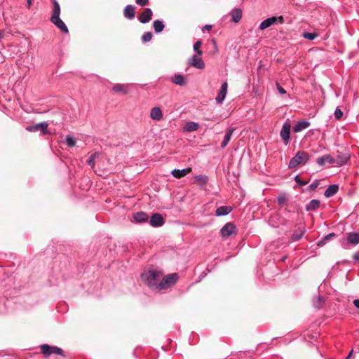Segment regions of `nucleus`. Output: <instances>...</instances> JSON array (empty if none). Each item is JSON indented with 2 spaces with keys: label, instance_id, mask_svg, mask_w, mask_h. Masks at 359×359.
I'll return each mask as SVG.
<instances>
[{
  "label": "nucleus",
  "instance_id": "28",
  "mask_svg": "<svg viewBox=\"0 0 359 359\" xmlns=\"http://www.w3.org/2000/svg\"><path fill=\"white\" fill-rule=\"evenodd\" d=\"M336 234L334 233H330L327 235H326L321 241H319L318 245V246H323L326 242L332 238L335 237Z\"/></svg>",
  "mask_w": 359,
  "mask_h": 359
},
{
  "label": "nucleus",
  "instance_id": "30",
  "mask_svg": "<svg viewBox=\"0 0 359 359\" xmlns=\"http://www.w3.org/2000/svg\"><path fill=\"white\" fill-rule=\"evenodd\" d=\"M202 46V43L201 41H197L194 44V50L196 52V55H201L203 52L201 50V47Z\"/></svg>",
  "mask_w": 359,
  "mask_h": 359
},
{
  "label": "nucleus",
  "instance_id": "51",
  "mask_svg": "<svg viewBox=\"0 0 359 359\" xmlns=\"http://www.w3.org/2000/svg\"><path fill=\"white\" fill-rule=\"evenodd\" d=\"M310 202H320V201L317 199H312Z\"/></svg>",
  "mask_w": 359,
  "mask_h": 359
},
{
  "label": "nucleus",
  "instance_id": "18",
  "mask_svg": "<svg viewBox=\"0 0 359 359\" xmlns=\"http://www.w3.org/2000/svg\"><path fill=\"white\" fill-rule=\"evenodd\" d=\"M339 189V185L337 184L330 185L325 191L324 195L326 198H330L338 192Z\"/></svg>",
  "mask_w": 359,
  "mask_h": 359
},
{
  "label": "nucleus",
  "instance_id": "19",
  "mask_svg": "<svg viewBox=\"0 0 359 359\" xmlns=\"http://www.w3.org/2000/svg\"><path fill=\"white\" fill-rule=\"evenodd\" d=\"M310 122L307 121H299L297 123V124L293 127V131L294 133H299L303 130L306 129L310 126Z\"/></svg>",
  "mask_w": 359,
  "mask_h": 359
},
{
  "label": "nucleus",
  "instance_id": "44",
  "mask_svg": "<svg viewBox=\"0 0 359 359\" xmlns=\"http://www.w3.org/2000/svg\"><path fill=\"white\" fill-rule=\"evenodd\" d=\"M277 89H278V92H279L280 94H282V95H283V94H285V93H286V90H285L283 87H281V86H279V85H278V86H277Z\"/></svg>",
  "mask_w": 359,
  "mask_h": 359
},
{
  "label": "nucleus",
  "instance_id": "22",
  "mask_svg": "<svg viewBox=\"0 0 359 359\" xmlns=\"http://www.w3.org/2000/svg\"><path fill=\"white\" fill-rule=\"evenodd\" d=\"M112 90L117 93L126 94L128 91V85L116 83L112 87Z\"/></svg>",
  "mask_w": 359,
  "mask_h": 359
},
{
  "label": "nucleus",
  "instance_id": "3",
  "mask_svg": "<svg viewBox=\"0 0 359 359\" xmlns=\"http://www.w3.org/2000/svg\"><path fill=\"white\" fill-rule=\"evenodd\" d=\"M341 247L344 250H350L359 244V232H349L346 237L339 240Z\"/></svg>",
  "mask_w": 359,
  "mask_h": 359
},
{
  "label": "nucleus",
  "instance_id": "31",
  "mask_svg": "<svg viewBox=\"0 0 359 359\" xmlns=\"http://www.w3.org/2000/svg\"><path fill=\"white\" fill-rule=\"evenodd\" d=\"M318 34L316 32H304L303 34V37L308 40H313L315 39Z\"/></svg>",
  "mask_w": 359,
  "mask_h": 359
},
{
  "label": "nucleus",
  "instance_id": "43",
  "mask_svg": "<svg viewBox=\"0 0 359 359\" xmlns=\"http://www.w3.org/2000/svg\"><path fill=\"white\" fill-rule=\"evenodd\" d=\"M171 173L175 177L180 178V169H174Z\"/></svg>",
  "mask_w": 359,
  "mask_h": 359
},
{
  "label": "nucleus",
  "instance_id": "38",
  "mask_svg": "<svg viewBox=\"0 0 359 359\" xmlns=\"http://www.w3.org/2000/svg\"><path fill=\"white\" fill-rule=\"evenodd\" d=\"M343 114H344V113L341 109H339V107L336 108V109L334 111V116L337 119H338V120L341 119L343 116Z\"/></svg>",
  "mask_w": 359,
  "mask_h": 359
},
{
  "label": "nucleus",
  "instance_id": "32",
  "mask_svg": "<svg viewBox=\"0 0 359 359\" xmlns=\"http://www.w3.org/2000/svg\"><path fill=\"white\" fill-rule=\"evenodd\" d=\"M153 37V34L151 32H147L144 33V34L142 36V41L143 43L149 42L151 40Z\"/></svg>",
  "mask_w": 359,
  "mask_h": 359
},
{
  "label": "nucleus",
  "instance_id": "33",
  "mask_svg": "<svg viewBox=\"0 0 359 359\" xmlns=\"http://www.w3.org/2000/svg\"><path fill=\"white\" fill-rule=\"evenodd\" d=\"M320 184V182L318 180H315L310 185H309L306 188L304 189V191H313L315 190Z\"/></svg>",
  "mask_w": 359,
  "mask_h": 359
},
{
  "label": "nucleus",
  "instance_id": "16",
  "mask_svg": "<svg viewBox=\"0 0 359 359\" xmlns=\"http://www.w3.org/2000/svg\"><path fill=\"white\" fill-rule=\"evenodd\" d=\"M316 163L320 166H323L326 163L329 164H334V158L330 155L326 154L317 158Z\"/></svg>",
  "mask_w": 359,
  "mask_h": 359
},
{
  "label": "nucleus",
  "instance_id": "14",
  "mask_svg": "<svg viewBox=\"0 0 359 359\" xmlns=\"http://www.w3.org/2000/svg\"><path fill=\"white\" fill-rule=\"evenodd\" d=\"M150 118L154 121H161L163 118V112L161 108L158 107L151 108L150 111Z\"/></svg>",
  "mask_w": 359,
  "mask_h": 359
},
{
  "label": "nucleus",
  "instance_id": "11",
  "mask_svg": "<svg viewBox=\"0 0 359 359\" xmlns=\"http://www.w3.org/2000/svg\"><path fill=\"white\" fill-rule=\"evenodd\" d=\"M228 84L226 82L222 83L220 90L216 97V102L217 104H222L224 100L227 93Z\"/></svg>",
  "mask_w": 359,
  "mask_h": 359
},
{
  "label": "nucleus",
  "instance_id": "52",
  "mask_svg": "<svg viewBox=\"0 0 359 359\" xmlns=\"http://www.w3.org/2000/svg\"><path fill=\"white\" fill-rule=\"evenodd\" d=\"M3 38V32L0 30V39Z\"/></svg>",
  "mask_w": 359,
  "mask_h": 359
},
{
  "label": "nucleus",
  "instance_id": "9",
  "mask_svg": "<svg viewBox=\"0 0 359 359\" xmlns=\"http://www.w3.org/2000/svg\"><path fill=\"white\" fill-rule=\"evenodd\" d=\"M236 226L232 222L226 223L220 230L222 237H229L233 234H236Z\"/></svg>",
  "mask_w": 359,
  "mask_h": 359
},
{
  "label": "nucleus",
  "instance_id": "10",
  "mask_svg": "<svg viewBox=\"0 0 359 359\" xmlns=\"http://www.w3.org/2000/svg\"><path fill=\"white\" fill-rule=\"evenodd\" d=\"M149 224L153 227H159L163 225L164 219L159 213H154L148 221Z\"/></svg>",
  "mask_w": 359,
  "mask_h": 359
},
{
  "label": "nucleus",
  "instance_id": "39",
  "mask_svg": "<svg viewBox=\"0 0 359 359\" xmlns=\"http://www.w3.org/2000/svg\"><path fill=\"white\" fill-rule=\"evenodd\" d=\"M26 130L29 132H36L39 130V123L34 126H29L26 128Z\"/></svg>",
  "mask_w": 359,
  "mask_h": 359
},
{
  "label": "nucleus",
  "instance_id": "7",
  "mask_svg": "<svg viewBox=\"0 0 359 359\" xmlns=\"http://www.w3.org/2000/svg\"><path fill=\"white\" fill-rule=\"evenodd\" d=\"M290 129H291V125L289 122V121H286L282 127V129L280 130V137L282 140L284 142L285 145H287L290 140Z\"/></svg>",
  "mask_w": 359,
  "mask_h": 359
},
{
  "label": "nucleus",
  "instance_id": "2",
  "mask_svg": "<svg viewBox=\"0 0 359 359\" xmlns=\"http://www.w3.org/2000/svg\"><path fill=\"white\" fill-rule=\"evenodd\" d=\"M53 9L50 17V21L54 24L60 30L65 34L68 33L69 30L65 23L60 19V6L56 0H52Z\"/></svg>",
  "mask_w": 359,
  "mask_h": 359
},
{
  "label": "nucleus",
  "instance_id": "26",
  "mask_svg": "<svg viewBox=\"0 0 359 359\" xmlns=\"http://www.w3.org/2000/svg\"><path fill=\"white\" fill-rule=\"evenodd\" d=\"M153 27L156 33H160L163 30L165 25L163 21L156 20L153 23Z\"/></svg>",
  "mask_w": 359,
  "mask_h": 359
},
{
  "label": "nucleus",
  "instance_id": "49",
  "mask_svg": "<svg viewBox=\"0 0 359 359\" xmlns=\"http://www.w3.org/2000/svg\"><path fill=\"white\" fill-rule=\"evenodd\" d=\"M186 83L185 79L183 76L181 75V86Z\"/></svg>",
  "mask_w": 359,
  "mask_h": 359
},
{
  "label": "nucleus",
  "instance_id": "21",
  "mask_svg": "<svg viewBox=\"0 0 359 359\" xmlns=\"http://www.w3.org/2000/svg\"><path fill=\"white\" fill-rule=\"evenodd\" d=\"M233 210L231 206H221L216 210L215 215L217 216H224L229 214Z\"/></svg>",
  "mask_w": 359,
  "mask_h": 359
},
{
  "label": "nucleus",
  "instance_id": "23",
  "mask_svg": "<svg viewBox=\"0 0 359 359\" xmlns=\"http://www.w3.org/2000/svg\"><path fill=\"white\" fill-rule=\"evenodd\" d=\"M199 128V124L196 122L189 121L185 123L184 130L185 132L196 131Z\"/></svg>",
  "mask_w": 359,
  "mask_h": 359
},
{
  "label": "nucleus",
  "instance_id": "40",
  "mask_svg": "<svg viewBox=\"0 0 359 359\" xmlns=\"http://www.w3.org/2000/svg\"><path fill=\"white\" fill-rule=\"evenodd\" d=\"M191 171V169L190 168H185V169H181V177H184Z\"/></svg>",
  "mask_w": 359,
  "mask_h": 359
},
{
  "label": "nucleus",
  "instance_id": "20",
  "mask_svg": "<svg viewBox=\"0 0 359 359\" xmlns=\"http://www.w3.org/2000/svg\"><path fill=\"white\" fill-rule=\"evenodd\" d=\"M123 14L125 18L129 20L133 19L135 15V7L132 5H127L124 8Z\"/></svg>",
  "mask_w": 359,
  "mask_h": 359
},
{
  "label": "nucleus",
  "instance_id": "8",
  "mask_svg": "<svg viewBox=\"0 0 359 359\" xmlns=\"http://www.w3.org/2000/svg\"><path fill=\"white\" fill-rule=\"evenodd\" d=\"M201 55H194L189 58L188 61V65L194 67L198 69H203L205 68V62L202 60Z\"/></svg>",
  "mask_w": 359,
  "mask_h": 359
},
{
  "label": "nucleus",
  "instance_id": "6",
  "mask_svg": "<svg viewBox=\"0 0 359 359\" xmlns=\"http://www.w3.org/2000/svg\"><path fill=\"white\" fill-rule=\"evenodd\" d=\"M284 18L282 15L270 17L263 20L259 25V29L264 30L273 25L284 23Z\"/></svg>",
  "mask_w": 359,
  "mask_h": 359
},
{
  "label": "nucleus",
  "instance_id": "17",
  "mask_svg": "<svg viewBox=\"0 0 359 359\" xmlns=\"http://www.w3.org/2000/svg\"><path fill=\"white\" fill-rule=\"evenodd\" d=\"M229 15L231 16V20L235 23H238L242 18L243 12L241 8H234Z\"/></svg>",
  "mask_w": 359,
  "mask_h": 359
},
{
  "label": "nucleus",
  "instance_id": "12",
  "mask_svg": "<svg viewBox=\"0 0 359 359\" xmlns=\"http://www.w3.org/2000/svg\"><path fill=\"white\" fill-rule=\"evenodd\" d=\"M153 13L151 8H147L144 10L143 13L140 15L139 20L142 24L149 22L152 17Z\"/></svg>",
  "mask_w": 359,
  "mask_h": 359
},
{
  "label": "nucleus",
  "instance_id": "41",
  "mask_svg": "<svg viewBox=\"0 0 359 359\" xmlns=\"http://www.w3.org/2000/svg\"><path fill=\"white\" fill-rule=\"evenodd\" d=\"M149 0H136V4L141 6H144L148 4Z\"/></svg>",
  "mask_w": 359,
  "mask_h": 359
},
{
  "label": "nucleus",
  "instance_id": "4",
  "mask_svg": "<svg viewBox=\"0 0 359 359\" xmlns=\"http://www.w3.org/2000/svg\"><path fill=\"white\" fill-rule=\"evenodd\" d=\"M309 159V154L304 151H299L297 154L290 161L289 168H294L301 163H306Z\"/></svg>",
  "mask_w": 359,
  "mask_h": 359
},
{
  "label": "nucleus",
  "instance_id": "53",
  "mask_svg": "<svg viewBox=\"0 0 359 359\" xmlns=\"http://www.w3.org/2000/svg\"><path fill=\"white\" fill-rule=\"evenodd\" d=\"M278 202H283V200L281 198H278Z\"/></svg>",
  "mask_w": 359,
  "mask_h": 359
},
{
  "label": "nucleus",
  "instance_id": "34",
  "mask_svg": "<svg viewBox=\"0 0 359 359\" xmlns=\"http://www.w3.org/2000/svg\"><path fill=\"white\" fill-rule=\"evenodd\" d=\"M65 143L68 147H73L76 144V141L72 137H71L70 135H67L65 138Z\"/></svg>",
  "mask_w": 359,
  "mask_h": 359
},
{
  "label": "nucleus",
  "instance_id": "5",
  "mask_svg": "<svg viewBox=\"0 0 359 359\" xmlns=\"http://www.w3.org/2000/svg\"><path fill=\"white\" fill-rule=\"evenodd\" d=\"M40 349L41 353L46 356H49L51 354H56L65 357L63 350L57 346H50L47 344H44L41 345Z\"/></svg>",
  "mask_w": 359,
  "mask_h": 359
},
{
  "label": "nucleus",
  "instance_id": "42",
  "mask_svg": "<svg viewBox=\"0 0 359 359\" xmlns=\"http://www.w3.org/2000/svg\"><path fill=\"white\" fill-rule=\"evenodd\" d=\"M172 81L174 83L180 85V74H175Z\"/></svg>",
  "mask_w": 359,
  "mask_h": 359
},
{
  "label": "nucleus",
  "instance_id": "50",
  "mask_svg": "<svg viewBox=\"0 0 359 359\" xmlns=\"http://www.w3.org/2000/svg\"><path fill=\"white\" fill-rule=\"evenodd\" d=\"M353 353V350L351 351L348 356L346 358V359H350Z\"/></svg>",
  "mask_w": 359,
  "mask_h": 359
},
{
  "label": "nucleus",
  "instance_id": "15",
  "mask_svg": "<svg viewBox=\"0 0 359 359\" xmlns=\"http://www.w3.org/2000/svg\"><path fill=\"white\" fill-rule=\"evenodd\" d=\"M349 158L350 156L348 154H339L338 152L337 157L334 158V164L337 165H344L348 162Z\"/></svg>",
  "mask_w": 359,
  "mask_h": 359
},
{
  "label": "nucleus",
  "instance_id": "36",
  "mask_svg": "<svg viewBox=\"0 0 359 359\" xmlns=\"http://www.w3.org/2000/svg\"><path fill=\"white\" fill-rule=\"evenodd\" d=\"M320 207V203H307L306 205V210L307 211L315 210Z\"/></svg>",
  "mask_w": 359,
  "mask_h": 359
},
{
  "label": "nucleus",
  "instance_id": "25",
  "mask_svg": "<svg viewBox=\"0 0 359 359\" xmlns=\"http://www.w3.org/2000/svg\"><path fill=\"white\" fill-rule=\"evenodd\" d=\"M233 132V129H232V128L228 129V130L226 131V133L224 135V140L221 144L222 148H224L228 144V143L229 142L231 137L232 136Z\"/></svg>",
  "mask_w": 359,
  "mask_h": 359
},
{
  "label": "nucleus",
  "instance_id": "35",
  "mask_svg": "<svg viewBox=\"0 0 359 359\" xmlns=\"http://www.w3.org/2000/svg\"><path fill=\"white\" fill-rule=\"evenodd\" d=\"M39 130H41V133L43 135H46L48 133V123L46 122H42L39 123Z\"/></svg>",
  "mask_w": 359,
  "mask_h": 359
},
{
  "label": "nucleus",
  "instance_id": "29",
  "mask_svg": "<svg viewBox=\"0 0 359 359\" xmlns=\"http://www.w3.org/2000/svg\"><path fill=\"white\" fill-rule=\"evenodd\" d=\"M99 156V153L95 152L90 155L87 160V163L93 168L95 166V158Z\"/></svg>",
  "mask_w": 359,
  "mask_h": 359
},
{
  "label": "nucleus",
  "instance_id": "37",
  "mask_svg": "<svg viewBox=\"0 0 359 359\" xmlns=\"http://www.w3.org/2000/svg\"><path fill=\"white\" fill-rule=\"evenodd\" d=\"M294 180L297 184L300 187L306 186L308 184L307 181L302 180L299 175H297Z\"/></svg>",
  "mask_w": 359,
  "mask_h": 359
},
{
  "label": "nucleus",
  "instance_id": "45",
  "mask_svg": "<svg viewBox=\"0 0 359 359\" xmlns=\"http://www.w3.org/2000/svg\"><path fill=\"white\" fill-rule=\"evenodd\" d=\"M212 25H205L203 27L202 30H203V32H204V31H205V30H208V31H210V30H211V29H212Z\"/></svg>",
  "mask_w": 359,
  "mask_h": 359
},
{
  "label": "nucleus",
  "instance_id": "24",
  "mask_svg": "<svg viewBox=\"0 0 359 359\" xmlns=\"http://www.w3.org/2000/svg\"><path fill=\"white\" fill-rule=\"evenodd\" d=\"M208 177L206 175H199L194 177V182H198L200 187H203L207 184Z\"/></svg>",
  "mask_w": 359,
  "mask_h": 359
},
{
  "label": "nucleus",
  "instance_id": "1",
  "mask_svg": "<svg viewBox=\"0 0 359 359\" xmlns=\"http://www.w3.org/2000/svg\"><path fill=\"white\" fill-rule=\"evenodd\" d=\"M177 273L164 275L163 271L156 268L149 269L141 274V278L144 283L156 292H166L179 280Z\"/></svg>",
  "mask_w": 359,
  "mask_h": 359
},
{
  "label": "nucleus",
  "instance_id": "47",
  "mask_svg": "<svg viewBox=\"0 0 359 359\" xmlns=\"http://www.w3.org/2000/svg\"><path fill=\"white\" fill-rule=\"evenodd\" d=\"M353 304L358 309H359V299H355L353 301Z\"/></svg>",
  "mask_w": 359,
  "mask_h": 359
},
{
  "label": "nucleus",
  "instance_id": "13",
  "mask_svg": "<svg viewBox=\"0 0 359 359\" xmlns=\"http://www.w3.org/2000/svg\"><path fill=\"white\" fill-rule=\"evenodd\" d=\"M149 216L144 212H138L133 214V220L136 223H145L148 222Z\"/></svg>",
  "mask_w": 359,
  "mask_h": 359
},
{
  "label": "nucleus",
  "instance_id": "46",
  "mask_svg": "<svg viewBox=\"0 0 359 359\" xmlns=\"http://www.w3.org/2000/svg\"><path fill=\"white\" fill-rule=\"evenodd\" d=\"M353 258L354 260L359 262V251L353 254Z\"/></svg>",
  "mask_w": 359,
  "mask_h": 359
},
{
  "label": "nucleus",
  "instance_id": "27",
  "mask_svg": "<svg viewBox=\"0 0 359 359\" xmlns=\"http://www.w3.org/2000/svg\"><path fill=\"white\" fill-rule=\"evenodd\" d=\"M304 234V230L298 229L293 233V234L292 235V237H291V240L292 241H297L302 238Z\"/></svg>",
  "mask_w": 359,
  "mask_h": 359
},
{
  "label": "nucleus",
  "instance_id": "48",
  "mask_svg": "<svg viewBox=\"0 0 359 359\" xmlns=\"http://www.w3.org/2000/svg\"><path fill=\"white\" fill-rule=\"evenodd\" d=\"M33 0H27V8H30Z\"/></svg>",
  "mask_w": 359,
  "mask_h": 359
}]
</instances>
